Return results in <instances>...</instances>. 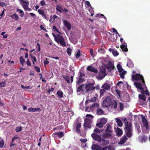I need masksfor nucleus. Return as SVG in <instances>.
Returning a JSON list of instances; mask_svg holds the SVG:
<instances>
[{
    "label": "nucleus",
    "instance_id": "obj_1",
    "mask_svg": "<svg viewBox=\"0 0 150 150\" xmlns=\"http://www.w3.org/2000/svg\"><path fill=\"white\" fill-rule=\"evenodd\" d=\"M132 79L133 80L138 81L139 80L141 83L135 82L134 85L137 89L140 90L143 89V87H145L146 88V86L143 76L140 74H136L132 76Z\"/></svg>",
    "mask_w": 150,
    "mask_h": 150
},
{
    "label": "nucleus",
    "instance_id": "obj_2",
    "mask_svg": "<svg viewBox=\"0 0 150 150\" xmlns=\"http://www.w3.org/2000/svg\"><path fill=\"white\" fill-rule=\"evenodd\" d=\"M125 127L124 130L127 136L129 137H131L132 136V124L129 123L128 122H125Z\"/></svg>",
    "mask_w": 150,
    "mask_h": 150
},
{
    "label": "nucleus",
    "instance_id": "obj_3",
    "mask_svg": "<svg viewBox=\"0 0 150 150\" xmlns=\"http://www.w3.org/2000/svg\"><path fill=\"white\" fill-rule=\"evenodd\" d=\"M111 104V99L110 97L108 96L106 97L102 104V106L108 107Z\"/></svg>",
    "mask_w": 150,
    "mask_h": 150
},
{
    "label": "nucleus",
    "instance_id": "obj_4",
    "mask_svg": "<svg viewBox=\"0 0 150 150\" xmlns=\"http://www.w3.org/2000/svg\"><path fill=\"white\" fill-rule=\"evenodd\" d=\"M85 74L83 73L79 72L78 73V79L76 82V84L79 85L81 83H82L85 81V79L83 77L84 76Z\"/></svg>",
    "mask_w": 150,
    "mask_h": 150
},
{
    "label": "nucleus",
    "instance_id": "obj_5",
    "mask_svg": "<svg viewBox=\"0 0 150 150\" xmlns=\"http://www.w3.org/2000/svg\"><path fill=\"white\" fill-rule=\"evenodd\" d=\"M107 122V120L105 118H101L100 122L96 124V126L99 128H101L103 127V126Z\"/></svg>",
    "mask_w": 150,
    "mask_h": 150
},
{
    "label": "nucleus",
    "instance_id": "obj_6",
    "mask_svg": "<svg viewBox=\"0 0 150 150\" xmlns=\"http://www.w3.org/2000/svg\"><path fill=\"white\" fill-rule=\"evenodd\" d=\"M56 42L57 43H60L62 47H65L66 46L64 39L62 36H59V38Z\"/></svg>",
    "mask_w": 150,
    "mask_h": 150
},
{
    "label": "nucleus",
    "instance_id": "obj_7",
    "mask_svg": "<svg viewBox=\"0 0 150 150\" xmlns=\"http://www.w3.org/2000/svg\"><path fill=\"white\" fill-rule=\"evenodd\" d=\"M94 83H89L86 84L85 86V88L86 91H90L93 90L95 89V87L93 86Z\"/></svg>",
    "mask_w": 150,
    "mask_h": 150
},
{
    "label": "nucleus",
    "instance_id": "obj_8",
    "mask_svg": "<svg viewBox=\"0 0 150 150\" xmlns=\"http://www.w3.org/2000/svg\"><path fill=\"white\" fill-rule=\"evenodd\" d=\"M84 123L83 126L85 128H90L91 125L90 124L91 120L88 118H86L84 120Z\"/></svg>",
    "mask_w": 150,
    "mask_h": 150
},
{
    "label": "nucleus",
    "instance_id": "obj_9",
    "mask_svg": "<svg viewBox=\"0 0 150 150\" xmlns=\"http://www.w3.org/2000/svg\"><path fill=\"white\" fill-rule=\"evenodd\" d=\"M91 136L93 140L99 142L102 138L100 136L95 133H93L91 135Z\"/></svg>",
    "mask_w": 150,
    "mask_h": 150
},
{
    "label": "nucleus",
    "instance_id": "obj_10",
    "mask_svg": "<svg viewBox=\"0 0 150 150\" xmlns=\"http://www.w3.org/2000/svg\"><path fill=\"white\" fill-rule=\"evenodd\" d=\"M20 3L22 5L25 11H27L29 5V2L24 0H19Z\"/></svg>",
    "mask_w": 150,
    "mask_h": 150
},
{
    "label": "nucleus",
    "instance_id": "obj_11",
    "mask_svg": "<svg viewBox=\"0 0 150 150\" xmlns=\"http://www.w3.org/2000/svg\"><path fill=\"white\" fill-rule=\"evenodd\" d=\"M141 116L142 121L143 124L144 126L145 127L146 129H148L149 128V125L147 120L143 115H142Z\"/></svg>",
    "mask_w": 150,
    "mask_h": 150
},
{
    "label": "nucleus",
    "instance_id": "obj_12",
    "mask_svg": "<svg viewBox=\"0 0 150 150\" xmlns=\"http://www.w3.org/2000/svg\"><path fill=\"white\" fill-rule=\"evenodd\" d=\"M53 137L55 138H57L58 137L59 138L62 137L64 135V133L62 132H58L54 133L52 134Z\"/></svg>",
    "mask_w": 150,
    "mask_h": 150
},
{
    "label": "nucleus",
    "instance_id": "obj_13",
    "mask_svg": "<svg viewBox=\"0 0 150 150\" xmlns=\"http://www.w3.org/2000/svg\"><path fill=\"white\" fill-rule=\"evenodd\" d=\"M109 132L103 133L102 134V137L105 139H109L112 138V133Z\"/></svg>",
    "mask_w": 150,
    "mask_h": 150
},
{
    "label": "nucleus",
    "instance_id": "obj_14",
    "mask_svg": "<svg viewBox=\"0 0 150 150\" xmlns=\"http://www.w3.org/2000/svg\"><path fill=\"white\" fill-rule=\"evenodd\" d=\"M107 75L106 73L103 72L99 71L97 78L98 79L101 80L104 78V77Z\"/></svg>",
    "mask_w": 150,
    "mask_h": 150
},
{
    "label": "nucleus",
    "instance_id": "obj_15",
    "mask_svg": "<svg viewBox=\"0 0 150 150\" xmlns=\"http://www.w3.org/2000/svg\"><path fill=\"white\" fill-rule=\"evenodd\" d=\"M63 23L67 28V29L70 31L71 28V24L67 20H64Z\"/></svg>",
    "mask_w": 150,
    "mask_h": 150
},
{
    "label": "nucleus",
    "instance_id": "obj_16",
    "mask_svg": "<svg viewBox=\"0 0 150 150\" xmlns=\"http://www.w3.org/2000/svg\"><path fill=\"white\" fill-rule=\"evenodd\" d=\"M87 69L88 71L93 72L96 74H97L98 72V71L97 69L91 66H88Z\"/></svg>",
    "mask_w": 150,
    "mask_h": 150
},
{
    "label": "nucleus",
    "instance_id": "obj_17",
    "mask_svg": "<svg viewBox=\"0 0 150 150\" xmlns=\"http://www.w3.org/2000/svg\"><path fill=\"white\" fill-rule=\"evenodd\" d=\"M107 127L105 130V132H110L112 133V128L110 124H107L106 125Z\"/></svg>",
    "mask_w": 150,
    "mask_h": 150
},
{
    "label": "nucleus",
    "instance_id": "obj_18",
    "mask_svg": "<svg viewBox=\"0 0 150 150\" xmlns=\"http://www.w3.org/2000/svg\"><path fill=\"white\" fill-rule=\"evenodd\" d=\"M28 110L29 112H35L36 111H38L39 112H40L41 110L40 108H28Z\"/></svg>",
    "mask_w": 150,
    "mask_h": 150
},
{
    "label": "nucleus",
    "instance_id": "obj_19",
    "mask_svg": "<svg viewBox=\"0 0 150 150\" xmlns=\"http://www.w3.org/2000/svg\"><path fill=\"white\" fill-rule=\"evenodd\" d=\"M100 142H101V143L102 146H104L109 144V141L108 140H105L103 138H102Z\"/></svg>",
    "mask_w": 150,
    "mask_h": 150
},
{
    "label": "nucleus",
    "instance_id": "obj_20",
    "mask_svg": "<svg viewBox=\"0 0 150 150\" xmlns=\"http://www.w3.org/2000/svg\"><path fill=\"white\" fill-rule=\"evenodd\" d=\"M120 48L122 49V50L124 52H127L128 51L127 44L125 43V41H124V44H122L120 46Z\"/></svg>",
    "mask_w": 150,
    "mask_h": 150
},
{
    "label": "nucleus",
    "instance_id": "obj_21",
    "mask_svg": "<svg viewBox=\"0 0 150 150\" xmlns=\"http://www.w3.org/2000/svg\"><path fill=\"white\" fill-rule=\"evenodd\" d=\"M110 85L107 83H105L101 86V88L106 90H109L110 88Z\"/></svg>",
    "mask_w": 150,
    "mask_h": 150
},
{
    "label": "nucleus",
    "instance_id": "obj_22",
    "mask_svg": "<svg viewBox=\"0 0 150 150\" xmlns=\"http://www.w3.org/2000/svg\"><path fill=\"white\" fill-rule=\"evenodd\" d=\"M127 135H124L120 139V143L121 144H124L126 141L127 140Z\"/></svg>",
    "mask_w": 150,
    "mask_h": 150
},
{
    "label": "nucleus",
    "instance_id": "obj_23",
    "mask_svg": "<svg viewBox=\"0 0 150 150\" xmlns=\"http://www.w3.org/2000/svg\"><path fill=\"white\" fill-rule=\"evenodd\" d=\"M103 110L100 108H98L96 110V114L98 115H101L104 114Z\"/></svg>",
    "mask_w": 150,
    "mask_h": 150
},
{
    "label": "nucleus",
    "instance_id": "obj_24",
    "mask_svg": "<svg viewBox=\"0 0 150 150\" xmlns=\"http://www.w3.org/2000/svg\"><path fill=\"white\" fill-rule=\"evenodd\" d=\"M81 126V123H78L76 126V131L77 133L80 134L81 133L80 128Z\"/></svg>",
    "mask_w": 150,
    "mask_h": 150
},
{
    "label": "nucleus",
    "instance_id": "obj_25",
    "mask_svg": "<svg viewBox=\"0 0 150 150\" xmlns=\"http://www.w3.org/2000/svg\"><path fill=\"white\" fill-rule=\"evenodd\" d=\"M99 105L98 104L95 103H94L91 106H90L89 108L91 110H93L96 108H99Z\"/></svg>",
    "mask_w": 150,
    "mask_h": 150
},
{
    "label": "nucleus",
    "instance_id": "obj_26",
    "mask_svg": "<svg viewBox=\"0 0 150 150\" xmlns=\"http://www.w3.org/2000/svg\"><path fill=\"white\" fill-rule=\"evenodd\" d=\"M38 12L40 15H41L43 17H44V18L45 19H47V17L45 13V12L43 10L41 9H38Z\"/></svg>",
    "mask_w": 150,
    "mask_h": 150
},
{
    "label": "nucleus",
    "instance_id": "obj_27",
    "mask_svg": "<svg viewBox=\"0 0 150 150\" xmlns=\"http://www.w3.org/2000/svg\"><path fill=\"white\" fill-rule=\"evenodd\" d=\"M56 9L58 11L62 13V12L64 11V10L63 8H62V6L60 5H57V6L56 8Z\"/></svg>",
    "mask_w": 150,
    "mask_h": 150
},
{
    "label": "nucleus",
    "instance_id": "obj_28",
    "mask_svg": "<svg viewBox=\"0 0 150 150\" xmlns=\"http://www.w3.org/2000/svg\"><path fill=\"white\" fill-rule=\"evenodd\" d=\"M12 19H14L15 21H17L18 20L19 17L16 13H14L13 14L9 16Z\"/></svg>",
    "mask_w": 150,
    "mask_h": 150
},
{
    "label": "nucleus",
    "instance_id": "obj_29",
    "mask_svg": "<svg viewBox=\"0 0 150 150\" xmlns=\"http://www.w3.org/2000/svg\"><path fill=\"white\" fill-rule=\"evenodd\" d=\"M100 146L98 145L94 144L92 145L91 149L93 150H100Z\"/></svg>",
    "mask_w": 150,
    "mask_h": 150
},
{
    "label": "nucleus",
    "instance_id": "obj_30",
    "mask_svg": "<svg viewBox=\"0 0 150 150\" xmlns=\"http://www.w3.org/2000/svg\"><path fill=\"white\" fill-rule=\"evenodd\" d=\"M117 123L118 126L120 127H122V123L121 120L119 118H116L115 119Z\"/></svg>",
    "mask_w": 150,
    "mask_h": 150
},
{
    "label": "nucleus",
    "instance_id": "obj_31",
    "mask_svg": "<svg viewBox=\"0 0 150 150\" xmlns=\"http://www.w3.org/2000/svg\"><path fill=\"white\" fill-rule=\"evenodd\" d=\"M113 64L111 63H109L106 67V68L110 70H112L114 69Z\"/></svg>",
    "mask_w": 150,
    "mask_h": 150
},
{
    "label": "nucleus",
    "instance_id": "obj_32",
    "mask_svg": "<svg viewBox=\"0 0 150 150\" xmlns=\"http://www.w3.org/2000/svg\"><path fill=\"white\" fill-rule=\"evenodd\" d=\"M57 94L60 98H62L63 97V92L61 90L58 91L57 92Z\"/></svg>",
    "mask_w": 150,
    "mask_h": 150
},
{
    "label": "nucleus",
    "instance_id": "obj_33",
    "mask_svg": "<svg viewBox=\"0 0 150 150\" xmlns=\"http://www.w3.org/2000/svg\"><path fill=\"white\" fill-rule=\"evenodd\" d=\"M139 98L140 99H141L144 101H145L146 100V97L144 95V93L142 94H139Z\"/></svg>",
    "mask_w": 150,
    "mask_h": 150
},
{
    "label": "nucleus",
    "instance_id": "obj_34",
    "mask_svg": "<svg viewBox=\"0 0 150 150\" xmlns=\"http://www.w3.org/2000/svg\"><path fill=\"white\" fill-rule=\"evenodd\" d=\"M117 135L118 136H120L122 134V131L121 129H120L119 128H117L116 130Z\"/></svg>",
    "mask_w": 150,
    "mask_h": 150
},
{
    "label": "nucleus",
    "instance_id": "obj_35",
    "mask_svg": "<svg viewBox=\"0 0 150 150\" xmlns=\"http://www.w3.org/2000/svg\"><path fill=\"white\" fill-rule=\"evenodd\" d=\"M117 68L118 70V71L120 73H121L122 72V71H123V69L122 68V67L121 66V65L118 64H117Z\"/></svg>",
    "mask_w": 150,
    "mask_h": 150
},
{
    "label": "nucleus",
    "instance_id": "obj_36",
    "mask_svg": "<svg viewBox=\"0 0 150 150\" xmlns=\"http://www.w3.org/2000/svg\"><path fill=\"white\" fill-rule=\"evenodd\" d=\"M127 73V71H122L121 73H120V77L122 79L124 78V75L126 74Z\"/></svg>",
    "mask_w": 150,
    "mask_h": 150
},
{
    "label": "nucleus",
    "instance_id": "obj_37",
    "mask_svg": "<svg viewBox=\"0 0 150 150\" xmlns=\"http://www.w3.org/2000/svg\"><path fill=\"white\" fill-rule=\"evenodd\" d=\"M4 140L1 138H0V147L2 148L4 147Z\"/></svg>",
    "mask_w": 150,
    "mask_h": 150
},
{
    "label": "nucleus",
    "instance_id": "obj_38",
    "mask_svg": "<svg viewBox=\"0 0 150 150\" xmlns=\"http://www.w3.org/2000/svg\"><path fill=\"white\" fill-rule=\"evenodd\" d=\"M113 101H114V102L112 103V105L113 108H114L115 109L117 108V103L116 101V100H113Z\"/></svg>",
    "mask_w": 150,
    "mask_h": 150
},
{
    "label": "nucleus",
    "instance_id": "obj_39",
    "mask_svg": "<svg viewBox=\"0 0 150 150\" xmlns=\"http://www.w3.org/2000/svg\"><path fill=\"white\" fill-rule=\"evenodd\" d=\"M63 78L65 79V80L67 81V83H70V79L69 78V76H63Z\"/></svg>",
    "mask_w": 150,
    "mask_h": 150
},
{
    "label": "nucleus",
    "instance_id": "obj_40",
    "mask_svg": "<svg viewBox=\"0 0 150 150\" xmlns=\"http://www.w3.org/2000/svg\"><path fill=\"white\" fill-rule=\"evenodd\" d=\"M100 72L106 73V69L105 67L103 66H102L100 67Z\"/></svg>",
    "mask_w": 150,
    "mask_h": 150
},
{
    "label": "nucleus",
    "instance_id": "obj_41",
    "mask_svg": "<svg viewBox=\"0 0 150 150\" xmlns=\"http://www.w3.org/2000/svg\"><path fill=\"white\" fill-rule=\"evenodd\" d=\"M127 65L129 68H133L134 66L133 64L130 62H127Z\"/></svg>",
    "mask_w": 150,
    "mask_h": 150
},
{
    "label": "nucleus",
    "instance_id": "obj_42",
    "mask_svg": "<svg viewBox=\"0 0 150 150\" xmlns=\"http://www.w3.org/2000/svg\"><path fill=\"white\" fill-rule=\"evenodd\" d=\"M20 63L23 66V63L25 62V59L22 56L20 57Z\"/></svg>",
    "mask_w": 150,
    "mask_h": 150
},
{
    "label": "nucleus",
    "instance_id": "obj_43",
    "mask_svg": "<svg viewBox=\"0 0 150 150\" xmlns=\"http://www.w3.org/2000/svg\"><path fill=\"white\" fill-rule=\"evenodd\" d=\"M119 107L120 110L122 111L123 110L124 106L120 102L119 103Z\"/></svg>",
    "mask_w": 150,
    "mask_h": 150
},
{
    "label": "nucleus",
    "instance_id": "obj_44",
    "mask_svg": "<svg viewBox=\"0 0 150 150\" xmlns=\"http://www.w3.org/2000/svg\"><path fill=\"white\" fill-rule=\"evenodd\" d=\"M52 35L53 36L54 40L55 41H56V40L58 39L59 38V36H60L61 35H60L58 34H57V35H56L52 33Z\"/></svg>",
    "mask_w": 150,
    "mask_h": 150
},
{
    "label": "nucleus",
    "instance_id": "obj_45",
    "mask_svg": "<svg viewBox=\"0 0 150 150\" xmlns=\"http://www.w3.org/2000/svg\"><path fill=\"white\" fill-rule=\"evenodd\" d=\"M147 137L145 136H142L141 138V141L142 142H145L147 139Z\"/></svg>",
    "mask_w": 150,
    "mask_h": 150
},
{
    "label": "nucleus",
    "instance_id": "obj_46",
    "mask_svg": "<svg viewBox=\"0 0 150 150\" xmlns=\"http://www.w3.org/2000/svg\"><path fill=\"white\" fill-rule=\"evenodd\" d=\"M84 85L83 84H82L81 86H79L77 90V92H79L82 89L83 87L84 86Z\"/></svg>",
    "mask_w": 150,
    "mask_h": 150
},
{
    "label": "nucleus",
    "instance_id": "obj_47",
    "mask_svg": "<svg viewBox=\"0 0 150 150\" xmlns=\"http://www.w3.org/2000/svg\"><path fill=\"white\" fill-rule=\"evenodd\" d=\"M71 50L70 47H68L67 49V53L69 55H70L71 53Z\"/></svg>",
    "mask_w": 150,
    "mask_h": 150
},
{
    "label": "nucleus",
    "instance_id": "obj_48",
    "mask_svg": "<svg viewBox=\"0 0 150 150\" xmlns=\"http://www.w3.org/2000/svg\"><path fill=\"white\" fill-rule=\"evenodd\" d=\"M114 35L111 34L110 40H111V41L112 42H115L116 39V38H115L114 36H113L112 37L113 38H112V36H114Z\"/></svg>",
    "mask_w": 150,
    "mask_h": 150
},
{
    "label": "nucleus",
    "instance_id": "obj_49",
    "mask_svg": "<svg viewBox=\"0 0 150 150\" xmlns=\"http://www.w3.org/2000/svg\"><path fill=\"white\" fill-rule=\"evenodd\" d=\"M112 53L113 55L115 56H116L119 54V53L116 50H114Z\"/></svg>",
    "mask_w": 150,
    "mask_h": 150
},
{
    "label": "nucleus",
    "instance_id": "obj_50",
    "mask_svg": "<svg viewBox=\"0 0 150 150\" xmlns=\"http://www.w3.org/2000/svg\"><path fill=\"white\" fill-rule=\"evenodd\" d=\"M6 85V83L5 81L0 82V87H4Z\"/></svg>",
    "mask_w": 150,
    "mask_h": 150
},
{
    "label": "nucleus",
    "instance_id": "obj_51",
    "mask_svg": "<svg viewBox=\"0 0 150 150\" xmlns=\"http://www.w3.org/2000/svg\"><path fill=\"white\" fill-rule=\"evenodd\" d=\"M22 130L21 127H17L16 128L15 130L16 132H18L21 131Z\"/></svg>",
    "mask_w": 150,
    "mask_h": 150
},
{
    "label": "nucleus",
    "instance_id": "obj_52",
    "mask_svg": "<svg viewBox=\"0 0 150 150\" xmlns=\"http://www.w3.org/2000/svg\"><path fill=\"white\" fill-rule=\"evenodd\" d=\"M81 56L80 51L79 50H78L76 54V57L77 58H79Z\"/></svg>",
    "mask_w": 150,
    "mask_h": 150
},
{
    "label": "nucleus",
    "instance_id": "obj_53",
    "mask_svg": "<svg viewBox=\"0 0 150 150\" xmlns=\"http://www.w3.org/2000/svg\"><path fill=\"white\" fill-rule=\"evenodd\" d=\"M5 32H2L1 35H3V38H7L8 35L7 34H5V35H4V34L5 33Z\"/></svg>",
    "mask_w": 150,
    "mask_h": 150
},
{
    "label": "nucleus",
    "instance_id": "obj_54",
    "mask_svg": "<svg viewBox=\"0 0 150 150\" xmlns=\"http://www.w3.org/2000/svg\"><path fill=\"white\" fill-rule=\"evenodd\" d=\"M97 99V98L96 97H93L91 98L90 100V102H94L96 101Z\"/></svg>",
    "mask_w": 150,
    "mask_h": 150
},
{
    "label": "nucleus",
    "instance_id": "obj_55",
    "mask_svg": "<svg viewBox=\"0 0 150 150\" xmlns=\"http://www.w3.org/2000/svg\"><path fill=\"white\" fill-rule=\"evenodd\" d=\"M100 16H101L102 18H105V17L103 14L99 15V14H97L96 16V17H100Z\"/></svg>",
    "mask_w": 150,
    "mask_h": 150
},
{
    "label": "nucleus",
    "instance_id": "obj_56",
    "mask_svg": "<svg viewBox=\"0 0 150 150\" xmlns=\"http://www.w3.org/2000/svg\"><path fill=\"white\" fill-rule=\"evenodd\" d=\"M105 89L103 88L100 89V95H102L105 92Z\"/></svg>",
    "mask_w": 150,
    "mask_h": 150
},
{
    "label": "nucleus",
    "instance_id": "obj_57",
    "mask_svg": "<svg viewBox=\"0 0 150 150\" xmlns=\"http://www.w3.org/2000/svg\"><path fill=\"white\" fill-rule=\"evenodd\" d=\"M116 92L117 94L118 95L119 98L120 97V91L119 90H116Z\"/></svg>",
    "mask_w": 150,
    "mask_h": 150
},
{
    "label": "nucleus",
    "instance_id": "obj_58",
    "mask_svg": "<svg viewBox=\"0 0 150 150\" xmlns=\"http://www.w3.org/2000/svg\"><path fill=\"white\" fill-rule=\"evenodd\" d=\"M34 68L35 69V71L38 72H40V69L37 66H35Z\"/></svg>",
    "mask_w": 150,
    "mask_h": 150
},
{
    "label": "nucleus",
    "instance_id": "obj_59",
    "mask_svg": "<svg viewBox=\"0 0 150 150\" xmlns=\"http://www.w3.org/2000/svg\"><path fill=\"white\" fill-rule=\"evenodd\" d=\"M94 132H96L98 133H100V130L98 129L97 128H96L94 129Z\"/></svg>",
    "mask_w": 150,
    "mask_h": 150
},
{
    "label": "nucleus",
    "instance_id": "obj_60",
    "mask_svg": "<svg viewBox=\"0 0 150 150\" xmlns=\"http://www.w3.org/2000/svg\"><path fill=\"white\" fill-rule=\"evenodd\" d=\"M80 141L81 142L85 143L87 142V140L86 139H83L81 138L80 139Z\"/></svg>",
    "mask_w": 150,
    "mask_h": 150
},
{
    "label": "nucleus",
    "instance_id": "obj_61",
    "mask_svg": "<svg viewBox=\"0 0 150 150\" xmlns=\"http://www.w3.org/2000/svg\"><path fill=\"white\" fill-rule=\"evenodd\" d=\"M108 148V146H105L103 148L100 146V150H107Z\"/></svg>",
    "mask_w": 150,
    "mask_h": 150
},
{
    "label": "nucleus",
    "instance_id": "obj_62",
    "mask_svg": "<svg viewBox=\"0 0 150 150\" xmlns=\"http://www.w3.org/2000/svg\"><path fill=\"white\" fill-rule=\"evenodd\" d=\"M30 56L31 57V58L35 62H36L37 61V59L36 58V57L33 56L31 54H30Z\"/></svg>",
    "mask_w": 150,
    "mask_h": 150
},
{
    "label": "nucleus",
    "instance_id": "obj_63",
    "mask_svg": "<svg viewBox=\"0 0 150 150\" xmlns=\"http://www.w3.org/2000/svg\"><path fill=\"white\" fill-rule=\"evenodd\" d=\"M19 13L21 14V17H23V16L24 15V12L23 11L21 10L19 11Z\"/></svg>",
    "mask_w": 150,
    "mask_h": 150
},
{
    "label": "nucleus",
    "instance_id": "obj_64",
    "mask_svg": "<svg viewBox=\"0 0 150 150\" xmlns=\"http://www.w3.org/2000/svg\"><path fill=\"white\" fill-rule=\"evenodd\" d=\"M107 150H114V148L111 146H108Z\"/></svg>",
    "mask_w": 150,
    "mask_h": 150
}]
</instances>
